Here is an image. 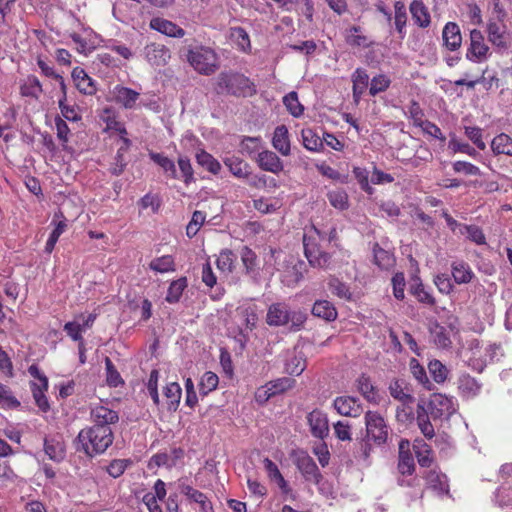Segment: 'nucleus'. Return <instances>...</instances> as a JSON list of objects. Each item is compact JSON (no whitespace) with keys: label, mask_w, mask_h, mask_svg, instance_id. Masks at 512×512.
<instances>
[{"label":"nucleus","mask_w":512,"mask_h":512,"mask_svg":"<svg viewBox=\"0 0 512 512\" xmlns=\"http://www.w3.org/2000/svg\"><path fill=\"white\" fill-rule=\"evenodd\" d=\"M336 237L332 228L327 235L316 227H310L304 234L303 244L305 256L311 266L326 269L330 264V255L322 249V243H330Z\"/></svg>","instance_id":"1"},{"label":"nucleus","mask_w":512,"mask_h":512,"mask_svg":"<svg viewBox=\"0 0 512 512\" xmlns=\"http://www.w3.org/2000/svg\"><path fill=\"white\" fill-rule=\"evenodd\" d=\"M77 439L79 449L83 450L85 454L93 456L106 451L113 442V433L111 428L89 427L82 429Z\"/></svg>","instance_id":"2"},{"label":"nucleus","mask_w":512,"mask_h":512,"mask_svg":"<svg viewBox=\"0 0 512 512\" xmlns=\"http://www.w3.org/2000/svg\"><path fill=\"white\" fill-rule=\"evenodd\" d=\"M187 61L200 74L211 75L219 68V58L216 52L205 46L189 49Z\"/></svg>","instance_id":"3"},{"label":"nucleus","mask_w":512,"mask_h":512,"mask_svg":"<svg viewBox=\"0 0 512 512\" xmlns=\"http://www.w3.org/2000/svg\"><path fill=\"white\" fill-rule=\"evenodd\" d=\"M305 321V314L292 311L284 303H274L269 306L266 322L269 326H283L291 323L292 327L299 329Z\"/></svg>","instance_id":"4"},{"label":"nucleus","mask_w":512,"mask_h":512,"mask_svg":"<svg viewBox=\"0 0 512 512\" xmlns=\"http://www.w3.org/2000/svg\"><path fill=\"white\" fill-rule=\"evenodd\" d=\"M366 437L377 445L388 441L390 428L384 417L378 411L368 410L364 415Z\"/></svg>","instance_id":"5"},{"label":"nucleus","mask_w":512,"mask_h":512,"mask_svg":"<svg viewBox=\"0 0 512 512\" xmlns=\"http://www.w3.org/2000/svg\"><path fill=\"white\" fill-rule=\"evenodd\" d=\"M488 41L499 52L512 47V32L503 19L489 18L486 25Z\"/></svg>","instance_id":"6"},{"label":"nucleus","mask_w":512,"mask_h":512,"mask_svg":"<svg viewBox=\"0 0 512 512\" xmlns=\"http://www.w3.org/2000/svg\"><path fill=\"white\" fill-rule=\"evenodd\" d=\"M215 90L218 94L244 95L251 87L244 75L222 72L217 76Z\"/></svg>","instance_id":"7"},{"label":"nucleus","mask_w":512,"mask_h":512,"mask_svg":"<svg viewBox=\"0 0 512 512\" xmlns=\"http://www.w3.org/2000/svg\"><path fill=\"white\" fill-rule=\"evenodd\" d=\"M28 372L34 380L31 382V389L36 405L43 412L49 410V402L45 395L48 389V379L36 365H31Z\"/></svg>","instance_id":"8"},{"label":"nucleus","mask_w":512,"mask_h":512,"mask_svg":"<svg viewBox=\"0 0 512 512\" xmlns=\"http://www.w3.org/2000/svg\"><path fill=\"white\" fill-rule=\"evenodd\" d=\"M490 56V48L485 42L480 30L473 29L470 32V45L467 49L466 58L473 62H483Z\"/></svg>","instance_id":"9"},{"label":"nucleus","mask_w":512,"mask_h":512,"mask_svg":"<svg viewBox=\"0 0 512 512\" xmlns=\"http://www.w3.org/2000/svg\"><path fill=\"white\" fill-rule=\"evenodd\" d=\"M426 409L434 419L448 418L456 411L453 399L440 393L431 396Z\"/></svg>","instance_id":"10"},{"label":"nucleus","mask_w":512,"mask_h":512,"mask_svg":"<svg viewBox=\"0 0 512 512\" xmlns=\"http://www.w3.org/2000/svg\"><path fill=\"white\" fill-rule=\"evenodd\" d=\"M306 418L313 437L323 440L329 435V422L326 413L314 409L308 413Z\"/></svg>","instance_id":"11"},{"label":"nucleus","mask_w":512,"mask_h":512,"mask_svg":"<svg viewBox=\"0 0 512 512\" xmlns=\"http://www.w3.org/2000/svg\"><path fill=\"white\" fill-rule=\"evenodd\" d=\"M295 463L304 478L313 483H318L321 474L314 460L304 451L296 453Z\"/></svg>","instance_id":"12"},{"label":"nucleus","mask_w":512,"mask_h":512,"mask_svg":"<svg viewBox=\"0 0 512 512\" xmlns=\"http://www.w3.org/2000/svg\"><path fill=\"white\" fill-rule=\"evenodd\" d=\"M334 409L345 417H358L362 413V406L359 400L351 396H339L333 401Z\"/></svg>","instance_id":"13"},{"label":"nucleus","mask_w":512,"mask_h":512,"mask_svg":"<svg viewBox=\"0 0 512 512\" xmlns=\"http://www.w3.org/2000/svg\"><path fill=\"white\" fill-rule=\"evenodd\" d=\"M443 46L449 51H457L462 45L460 27L455 22H448L442 30Z\"/></svg>","instance_id":"14"},{"label":"nucleus","mask_w":512,"mask_h":512,"mask_svg":"<svg viewBox=\"0 0 512 512\" xmlns=\"http://www.w3.org/2000/svg\"><path fill=\"white\" fill-rule=\"evenodd\" d=\"M91 418L94 422L92 427L101 426L106 428H111L110 425L116 423L119 419L116 411L102 405L92 408Z\"/></svg>","instance_id":"15"},{"label":"nucleus","mask_w":512,"mask_h":512,"mask_svg":"<svg viewBox=\"0 0 512 512\" xmlns=\"http://www.w3.org/2000/svg\"><path fill=\"white\" fill-rule=\"evenodd\" d=\"M146 60L155 67L164 66L170 59V52L164 45L152 43L145 47Z\"/></svg>","instance_id":"16"},{"label":"nucleus","mask_w":512,"mask_h":512,"mask_svg":"<svg viewBox=\"0 0 512 512\" xmlns=\"http://www.w3.org/2000/svg\"><path fill=\"white\" fill-rule=\"evenodd\" d=\"M257 162L259 167L274 174H278L283 170L281 159L272 151L265 150L258 154Z\"/></svg>","instance_id":"17"},{"label":"nucleus","mask_w":512,"mask_h":512,"mask_svg":"<svg viewBox=\"0 0 512 512\" xmlns=\"http://www.w3.org/2000/svg\"><path fill=\"white\" fill-rule=\"evenodd\" d=\"M150 27L151 29L170 37L181 38L185 35V31L181 27L160 17L151 19Z\"/></svg>","instance_id":"18"},{"label":"nucleus","mask_w":512,"mask_h":512,"mask_svg":"<svg viewBox=\"0 0 512 512\" xmlns=\"http://www.w3.org/2000/svg\"><path fill=\"white\" fill-rule=\"evenodd\" d=\"M72 79L76 88L85 95H93L97 90L94 81L80 67L73 69Z\"/></svg>","instance_id":"19"},{"label":"nucleus","mask_w":512,"mask_h":512,"mask_svg":"<svg viewBox=\"0 0 512 512\" xmlns=\"http://www.w3.org/2000/svg\"><path fill=\"white\" fill-rule=\"evenodd\" d=\"M272 145L283 156H288L290 154V139L286 126L280 125L275 128Z\"/></svg>","instance_id":"20"},{"label":"nucleus","mask_w":512,"mask_h":512,"mask_svg":"<svg viewBox=\"0 0 512 512\" xmlns=\"http://www.w3.org/2000/svg\"><path fill=\"white\" fill-rule=\"evenodd\" d=\"M45 453L53 461H61L65 457V445L61 436H53L45 439Z\"/></svg>","instance_id":"21"},{"label":"nucleus","mask_w":512,"mask_h":512,"mask_svg":"<svg viewBox=\"0 0 512 512\" xmlns=\"http://www.w3.org/2000/svg\"><path fill=\"white\" fill-rule=\"evenodd\" d=\"M351 80L353 83V99L355 103H359L362 95L366 91L369 84V75L362 68H357L352 76Z\"/></svg>","instance_id":"22"},{"label":"nucleus","mask_w":512,"mask_h":512,"mask_svg":"<svg viewBox=\"0 0 512 512\" xmlns=\"http://www.w3.org/2000/svg\"><path fill=\"white\" fill-rule=\"evenodd\" d=\"M390 395L401 402L403 406L414 402V397L403 380H394L389 386Z\"/></svg>","instance_id":"23"},{"label":"nucleus","mask_w":512,"mask_h":512,"mask_svg":"<svg viewBox=\"0 0 512 512\" xmlns=\"http://www.w3.org/2000/svg\"><path fill=\"white\" fill-rule=\"evenodd\" d=\"M410 13L415 24L421 28H427L431 23L430 13L421 0H414L410 4Z\"/></svg>","instance_id":"24"},{"label":"nucleus","mask_w":512,"mask_h":512,"mask_svg":"<svg viewBox=\"0 0 512 512\" xmlns=\"http://www.w3.org/2000/svg\"><path fill=\"white\" fill-rule=\"evenodd\" d=\"M113 95L115 101L127 109L133 108L139 98L138 92L123 86H116Z\"/></svg>","instance_id":"25"},{"label":"nucleus","mask_w":512,"mask_h":512,"mask_svg":"<svg viewBox=\"0 0 512 512\" xmlns=\"http://www.w3.org/2000/svg\"><path fill=\"white\" fill-rule=\"evenodd\" d=\"M229 38L236 47L244 52H251V42L248 33L242 27H232L229 30Z\"/></svg>","instance_id":"26"},{"label":"nucleus","mask_w":512,"mask_h":512,"mask_svg":"<svg viewBox=\"0 0 512 512\" xmlns=\"http://www.w3.org/2000/svg\"><path fill=\"white\" fill-rule=\"evenodd\" d=\"M426 484L428 488L433 489L437 493H448L449 485L446 475L436 470H430L426 475Z\"/></svg>","instance_id":"27"},{"label":"nucleus","mask_w":512,"mask_h":512,"mask_svg":"<svg viewBox=\"0 0 512 512\" xmlns=\"http://www.w3.org/2000/svg\"><path fill=\"white\" fill-rule=\"evenodd\" d=\"M491 149L495 155L512 157V138L506 133L496 135L491 141Z\"/></svg>","instance_id":"28"},{"label":"nucleus","mask_w":512,"mask_h":512,"mask_svg":"<svg viewBox=\"0 0 512 512\" xmlns=\"http://www.w3.org/2000/svg\"><path fill=\"white\" fill-rule=\"evenodd\" d=\"M263 463H264V467L266 469V472H267L270 480L274 481L283 493H285V494L289 493L290 492L289 485L286 482V480L284 479V477L282 476L277 465L268 458H265Z\"/></svg>","instance_id":"29"},{"label":"nucleus","mask_w":512,"mask_h":512,"mask_svg":"<svg viewBox=\"0 0 512 512\" xmlns=\"http://www.w3.org/2000/svg\"><path fill=\"white\" fill-rule=\"evenodd\" d=\"M452 276L457 284L469 283L474 275L470 266L463 261L452 263Z\"/></svg>","instance_id":"30"},{"label":"nucleus","mask_w":512,"mask_h":512,"mask_svg":"<svg viewBox=\"0 0 512 512\" xmlns=\"http://www.w3.org/2000/svg\"><path fill=\"white\" fill-rule=\"evenodd\" d=\"M428 411L423 402H419L417 405V424L423 435L427 438L434 436V428L429 421Z\"/></svg>","instance_id":"31"},{"label":"nucleus","mask_w":512,"mask_h":512,"mask_svg":"<svg viewBox=\"0 0 512 512\" xmlns=\"http://www.w3.org/2000/svg\"><path fill=\"white\" fill-rule=\"evenodd\" d=\"M229 171L239 179H245L250 176V166L248 163L237 157H229L224 161Z\"/></svg>","instance_id":"32"},{"label":"nucleus","mask_w":512,"mask_h":512,"mask_svg":"<svg viewBox=\"0 0 512 512\" xmlns=\"http://www.w3.org/2000/svg\"><path fill=\"white\" fill-rule=\"evenodd\" d=\"M357 389L368 402H379L378 393L368 377L362 375L358 378Z\"/></svg>","instance_id":"33"},{"label":"nucleus","mask_w":512,"mask_h":512,"mask_svg":"<svg viewBox=\"0 0 512 512\" xmlns=\"http://www.w3.org/2000/svg\"><path fill=\"white\" fill-rule=\"evenodd\" d=\"M312 313L313 315L328 321H332L337 317V311L335 307L326 300L316 301L313 305Z\"/></svg>","instance_id":"34"},{"label":"nucleus","mask_w":512,"mask_h":512,"mask_svg":"<svg viewBox=\"0 0 512 512\" xmlns=\"http://www.w3.org/2000/svg\"><path fill=\"white\" fill-rule=\"evenodd\" d=\"M404 441L400 442L399 445V462H398V470L402 476H410L413 474L415 470L414 459L412 455L408 452H404Z\"/></svg>","instance_id":"35"},{"label":"nucleus","mask_w":512,"mask_h":512,"mask_svg":"<svg viewBox=\"0 0 512 512\" xmlns=\"http://www.w3.org/2000/svg\"><path fill=\"white\" fill-rule=\"evenodd\" d=\"M306 368V360L302 353L293 352L285 363V371L290 375L299 376Z\"/></svg>","instance_id":"36"},{"label":"nucleus","mask_w":512,"mask_h":512,"mask_svg":"<svg viewBox=\"0 0 512 512\" xmlns=\"http://www.w3.org/2000/svg\"><path fill=\"white\" fill-rule=\"evenodd\" d=\"M179 491L188 497L191 501L198 503L201 505L203 510H206L208 506L207 497L200 491L194 489L192 486L179 481L178 484Z\"/></svg>","instance_id":"37"},{"label":"nucleus","mask_w":512,"mask_h":512,"mask_svg":"<svg viewBox=\"0 0 512 512\" xmlns=\"http://www.w3.org/2000/svg\"><path fill=\"white\" fill-rule=\"evenodd\" d=\"M414 451L418 460V463L422 467H428L432 463V451L430 446L423 440H416L414 443Z\"/></svg>","instance_id":"38"},{"label":"nucleus","mask_w":512,"mask_h":512,"mask_svg":"<svg viewBox=\"0 0 512 512\" xmlns=\"http://www.w3.org/2000/svg\"><path fill=\"white\" fill-rule=\"evenodd\" d=\"M150 269L159 273H167L175 271L174 258L171 255H163L153 259L149 264Z\"/></svg>","instance_id":"39"},{"label":"nucleus","mask_w":512,"mask_h":512,"mask_svg":"<svg viewBox=\"0 0 512 512\" xmlns=\"http://www.w3.org/2000/svg\"><path fill=\"white\" fill-rule=\"evenodd\" d=\"M197 163L206 168L213 174H218L221 170V164L211 154L204 150L197 152L196 154Z\"/></svg>","instance_id":"40"},{"label":"nucleus","mask_w":512,"mask_h":512,"mask_svg":"<svg viewBox=\"0 0 512 512\" xmlns=\"http://www.w3.org/2000/svg\"><path fill=\"white\" fill-rule=\"evenodd\" d=\"M187 287V279L185 277H181L175 281H173L167 291L166 301L168 303H176L180 300L183 291Z\"/></svg>","instance_id":"41"},{"label":"nucleus","mask_w":512,"mask_h":512,"mask_svg":"<svg viewBox=\"0 0 512 512\" xmlns=\"http://www.w3.org/2000/svg\"><path fill=\"white\" fill-rule=\"evenodd\" d=\"M459 389L467 397L477 395L481 389V385L470 375H462L459 379Z\"/></svg>","instance_id":"42"},{"label":"nucleus","mask_w":512,"mask_h":512,"mask_svg":"<svg viewBox=\"0 0 512 512\" xmlns=\"http://www.w3.org/2000/svg\"><path fill=\"white\" fill-rule=\"evenodd\" d=\"M182 390L178 383L171 382L164 388V396L169 409H176L181 399Z\"/></svg>","instance_id":"43"},{"label":"nucleus","mask_w":512,"mask_h":512,"mask_svg":"<svg viewBox=\"0 0 512 512\" xmlns=\"http://www.w3.org/2000/svg\"><path fill=\"white\" fill-rule=\"evenodd\" d=\"M235 260L236 256L231 250H223L216 260L217 268L224 274H230L233 271Z\"/></svg>","instance_id":"44"},{"label":"nucleus","mask_w":512,"mask_h":512,"mask_svg":"<svg viewBox=\"0 0 512 512\" xmlns=\"http://www.w3.org/2000/svg\"><path fill=\"white\" fill-rule=\"evenodd\" d=\"M328 288L330 292L337 296L340 299L343 300H350L351 299V292L349 287L341 282L339 279L335 277H329L328 279Z\"/></svg>","instance_id":"45"},{"label":"nucleus","mask_w":512,"mask_h":512,"mask_svg":"<svg viewBox=\"0 0 512 512\" xmlns=\"http://www.w3.org/2000/svg\"><path fill=\"white\" fill-rule=\"evenodd\" d=\"M303 263L299 262L293 266H287V268L282 273V281L287 286L296 285L302 278V268Z\"/></svg>","instance_id":"46"},{"label":"nucleus","mask_w":512,"mask_h":512,"mask_svg":"<svg viewBox=\"0 0 512 512\" xmlns=\"http://www.w3.org/2000/svg\"><path fill=\"white\" fill-rule=\"evenodd\" d=\"M105 368H106V383L110 387H118L124 384V380L122 379L120 373L112 363L109 357L105 358Z\"/></svg>","instance_id":"47"},{"label":"nucleus","mask_w":512,"mask_h":512,"mask_svg":"<svg viewBox=\"0 0 512 512\" xmlns=\"http://www.w3.org/2000/svg\"><path fill=\"white\" fill-rule=\"evenodd\" d=\"M346 41L349 45L358 47H368V38L361 33V28L353 26L346 32Z\"/></svg>","instance_id":"48"},{"label":"nucleus","mask_w":512,"mask_h":512,"mask_svg":"<svg viewBox=\"0 0 512 512\" xmlns=\"http://www.w3.org/2000/svg\"><path fill=\"white\" fill-rule=\"evenodd\" d=\"M303 145L310 151H318L323 146L320 137L310 128L302 130Z\"/></svg>","instance_id":"49"},{"label":"nucleus","mask_w":512,"mask_h":512,"mask_svg":"<svg viewBox=\"0 0 512 512\" xmlns=\"http://www.w3.org/2000/svg\"><path fill=\"white\" fill-rule=\"evenodd\" d=\"M460 233L477 245L486 244V238L483 231L475 225L461 226Z\"/></svg>","instance_id":"50"},{"label":"nucleus","mask_w":512,"mask_h":512,"mask_svg":"<svg viewBox=\"0 0 512 512\" xmlns=\"http://www.w3.org/2000/svg\"><path fill=\"white\" fill-rule=\"evenodd\" d=\"M329 203L336 209L345 210L348 208V195L342 189H336L328 192Z\"/></svg>","instance_id":"51"},{"label":"nucleus","mask_w":512,"mask_h":512,"mask_svg":"<svg viewBox=\"0 0 512 512\" xmlns=\"http://www.w3.org/2000/svg\"><path fill=\"white\" fill-rule=\"evenodd\" d=\"M394 10H395L394 24H395L397 32L401 35V38H403L404 33H405L404 28L406 26V21H407L406 9L402 2L397 1L394 4Z\"/></svg>","instance_id":"52"},{"label":"nucleus","mask_w":512,"mask_h":512,"mask_svg":"<svg viewBox=\"0 0 512 512\" xmlns=\"http://www.w3.org/2000/svg\"><path fill=\"white\" fill-rule=\"evenodd\" d=\"M391 84V80L384 74H379L371 79L369 94L376 96L377 94L386 91Z\"/></svg>","instance_id":"53"},{"label":"nucleus","mask_w":512,"mask_h":512,"mask_svg":"<svg viewBox=\"0 0 512 512\" xmlns=\"http://www.w3.org/2000/svg\"><path fill=\"white\" fill-rule=\"evenodd\" d=\"M269 387L272 389V393L275 395L282 394L290 389H292L296 381L290 377H281L272 381H269Z\"/></svg>","instance_id":"54"},{"label":"nucleus","mask_w":512,"mask_h":512,"mask_svg":"<svg viewBox=\"0 0 512 512\" xmlns=\"http://www.w3.org/2000/svg\"><path fill=\"white\" fill-rule=\"evenodd\" d=\"M283 103L287 110L294 116L299 117L303 114L304 108L298 100L296 92H290L283 98Z\"/></svg>","instance_id":"55"},{"label":"nucleus","mask_w":512,"mask_h":512,"mask_svg":"<svg viewBox=\"0 0 512 512\" xmlns=\"http://www.w3.org/2000/svg\"><path fill=\"white\" fill-rule=\"evenodd\" d=\"M218 382H219V379L215 373H213L211 371L205 372L203 374V376L201 377V380L199 383L200 392L203 395H207L209 392H211L217 388Z\"/></svg>","instance_id":"56"},{"label":"nucleus","mask_w":512,"mask_h":512,"mask_svg":"<svg viewBox=\"0 0 512 512\" xmlns=\"http://www.w3.org/2000/svg\"><path fill=\"white\" fill-rule=\"evenodd\" d=\"M410 371L414 378L423 386L430 389V381L427 377L426 371L423 366L419 364V362L412 358L409 363Z\"/></svg>","instance_id":"57"},{"label":"nucleus","mask_w":512,"mask_h":512,"mask_svg":"<svg viewBox=\"0 0 512 512\" xmlns=\"http://www.w3.org/2000/svg\"><path fill=\"white\" fill-rule=\"evenodd\" d=\"M428 369L435 382L443 383L446 380L448 369L439 360L430 361Z\"/></svg>","instance_id":"58"},{"label":"nucleus","mask_w":512,"mask_h":512,"mask_svg":"<svg viewBox=\"0 0 512 512\" xmlns=\"http://www.w3.org/2000/svg\"><path fill=\"white\" fill-rule=\"evenodd\" d=\"M58 104L61 114L66 120L76 122L81 119V116L79 115L76 107L70 106L66 103V93H63V96L61 99H59Z\"/></svg>","instance_id":"59"},{"label":"nucleus","mask_w":512,"mask_h":512,"mask_svg":"<svg viewBox=\"0 0 512 512\" xmlns=\"http://www.w3.org/2000/svg\"><path fill=\"white\" fill-rule=\"evenodd\" d=\"M151 158L164 170V172L169 177L176 178V167L172 160L161 154H152Z\"/></svg>","instance_id":"60"},{"label":"nucleus","mask_w":512,"mask_h":512,"mask_svg":"<svg viewBox=\"0 0 512 512\" xmlns=\"http://www.w3.org/2000/svg\"><path fill=\"white\" fill-rule=\"evenodd\" d=\"M206 215L201 211H195L192 215L191 221L186 227V234L188 237H193L197 234L202 224L205 222Z\"/></svg>","instance_id":"61"},{"label":"nucleus","mask_w":512,"mask_h":512,"mask_svg":"<svg viewBox=\"0 0 512 512\" xmlns=\"http://www.w3.org/2000/svg\"><path fill=\"white\" fill-rule=\"evenodd\" d=\"M334 434L340 441H351V425L344 421H337L333 424Z\"/></svg>","instance_id":"62"},{"label":"nucleus","mask_w":512,"mask_h":512,"mask_svg":"<svg viewBox=\"0 0 512 512\" xmlns=\"http://www.w3.org/2000/svg\"><path fill=\"white\" fill-rule=\"evenodd\" d=\"M42 93V86L38 78L35 76L29 77L27 84L22 87V94L25 96H32L38 98Z\"/></svg>","instance_id":"63"},{"label":"nucleus","mask_w":512,"mask_h":512,"mask_svg":"<svg viewBox=\"0 0 512 512\" xmlns=\"http://www.w3.org/2000/svg\"><path fill=\"white\" fill-rule=\"evenodd\" d=\"M241 260L248 274L252 273L256 267V254L248 247L241 250Z\"/></svg>","instance_id":"64"}]
</instances>
